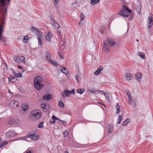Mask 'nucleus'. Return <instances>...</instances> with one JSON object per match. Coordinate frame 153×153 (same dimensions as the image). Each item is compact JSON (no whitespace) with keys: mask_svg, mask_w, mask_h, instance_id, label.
Wrapping results in <instances>:
<instances>
[{"mask_svg":"<svg viewBox=\"0 0 153 153\" xmlns=\"http://www.w3.org/2000/svg\"><path fill=\"white\" fill-rule=\"evenodd\" d=\"M131 104L134 105V106H135L136 105V103L134 101H131Z\"/></svg>","mask_w":153,"mask_h":153,"instance_id":"56","label":"nucleus"},{"mask_svg":"<svg viewBox=\"0 0 153 153\" xmlns=\"http://www.w3.org/2000/svg\"><path fill=\"white\" fill-rule=\"evenodd\" d=\"M137 55L143 59H144L145 58V54L144 53L138 52L137 53Z\"/></svg>","mask_w":153,"mask_h":153,"instance_id":"16","label":"nucleus"},{"mask_svg":"<svg viewBox=\"0 0 153 153\" xmlns=\"http://www.w3.org/2000/svg\"><path fill=\"white\" fill-rule=\"evenodd\" d=\"M26 153H31L30 151H28Z\"/></svg>","mask_w":153,"mask_h":153,"instance_id":"64","label":"nucleus"},{"mask_svg":"<svg viewBox=\"0 0 153 153\" xmlns=\"http://www.w3.org/2000/svg\"><path fill=\"white\" fill-rule=\"evenodd\" d=\"M152 17L151 16H149V22H152Z\"/></svg>","mask_w":153,"mask_h":153,"instance_id":"49","label":"nucleus"},{"mask_svg":"<svg viewBox=\"0 0 153 153\" xmlns=\"http://www.w3.org/2000/svg\"><path fill=\"white\" fill-rule=\"evenodd\" d=\"M37 35L39 36V37L41 38L43 37V34H42V32L39 30H37V32L36 33Z\"/></svg>","mask_w":153,"mask_h":153,"instance_id":"29","label":"nucleus"},{"mask_svg":"<svg viewBox=\"0 0 153 153\" xmlns=\"http://www.w3.org/2000/svg\"><path fill=\"white\" fill-rule=\"evenodd\" d=\"M84 91V90H82V88L78 89L77 90V92L80 94H82Z\"/></svg>","mask_w":153,"mask_h":153,"instance_id":"30","label":"nucleus"},{"mask_svg":"<svg viewBox=\"0 0 153 153\" xmlns=\"http://www.w3.org/2000/svg\"><path fill=\"white\" fill-rule=\"evenodd\" d=\"M85 17V16L83 13H82L80 15V19L81 20L79 24V25L80 26L81 25V24H80L81 23H83V20L84 18Z\"/></svg>","mask_w":153,"mask_h":153,"instance_id":"20","label":"nucleus"},{"mask_svg":"<svg viewBox=\"0 0 153 153\" xmlns=\"http://www.w3.org/2000/svg\"><path fill=\"white\" fill-rule=\"evenodd\" d=\"M152 22H149V28H150L152 26Z\"/></svg>","mask_w":153,"mask_h":153,"instance_id":"51","label":"nucleus"},{"mask_svg":"<svg viewBox=\"0 0 153 153\" xmlns=\"http://www.w3.org/2000/svg\"><path fill=\"white\" fill-rule=\"evenodd\" d=\"M107 42L111 46H113L116 43V41L113 38H108L107 39Z\"/></svg>","mask_w":153,"mask_h":153,"instance_id":"5","label":"nucleus"},{"mask_svg":"<svg viewBox=\"0 0 153 153\" xmlns=\"http://www.w3.org/2000/svg\"><path fill=\"white\" fill-rule=\"evenodd\" d=\"M7 143H8V142H6L5 143H3L2 144L0 145V148H1L3 146L7 145Z\"/></svg>","mask_w":153,"mask_h":153,"instance_id":"46","label":"nucleus"},{"mask_svg":"<svg viewBox=\"0 0 153 153\" xmlns=\"http://www.w3.org/2000/svg\"><path fill=\"white\" fill-rule=\"evenodd\" d=\"M77 1H76V0L72 4V5H73L74 4H76L77 3Z\"/></svg>","mask_w":153,"mask_h":153,"instance_id":"62","label":"nucleus"},{"mask_svg":"<svg viewBox=\"0 0 153 153\" xmlns=\"http://www.w3.org/2000/svg\"><path fill=\"white\" fill-rule=\"evenodd\" d=\"M14 73L15 76H16L17 78L22 77V75L21 73H18L17 74H16L15 72H14Z\"/></svg>","mask_w":153,"mask_h":153,"instance_id":"34","label":"nucleus"},{"mask_svg":"<svg viewBox=\"0 0 153 153\" xmlns=\"http://www.w3.org/2000/svg\"><path fill=\"white\" fill-rule=\"evenodd\" d=\"M130 121V120L129 119H127L125 121L123 122V125L124 126H126L127 125V124H128V123H129Z\"/></svg>","mask_w":153,"mask_h":153,"instance_id":"28","label":"nucleus"},{"mask_svg":"<svg viewBox=\"0 0 153 153\" xmlns=\"http://www.w3.org/2000/svg\"><path fill=\"white\" fill-rule=\"evenodd\" d=\"M108 44L106 42L104 43L103 44V48L106 52L108 53L109 51V49L108 47Z\"/></svg>","mask_w":153,"mask_h":153,"instance_id":"18","label":"nucleus"},{"mask_svg":"<svg viewBox=\"0 0 153 153\" xmlns=\"http://www.w3.org/2000/svg\"><path fill=\"white\" fill-rule=\"evenodd\" d=\"M7 7H5V9L3 10V14L4 15H6L7 14Z\"/></svg>","mask_w":153,"mask_h":153,"instance_id":"41","label":"nucleus"},{"mask_svg":"<svg viewBox=\"0 0 153 153\" xmlns=\"http://www.w3.org/2000/svg\"><path fill=\"white\" fill-rule=\"evenodd\" d=\"M75 90L74 89H73L71 91H69L70 95V94H74V93Z\"/></svg>","mask_w":153,"mask_h":153,"instance_id":"47","label":"nucleus"},{"mask_svg":"<svg viewBox=\"0 0 153 153\" xmlns=\"http://www.w3.org/2000/svg\"><path fill=\"white\" fill-rule=\"evenodd\" d=\"M52 36V33L51 32H48L45 37L46 39L49 42H50Z\"/></svg>","mask_w":153,"mask_h":153,"instance_id":"17","label":"nucleus"},{"mask_svg":"<svg viewBox=\"0 0 153 153\" xmlns=\"http://www.w3.org/2000/svg\"><path fill=\"white\" fill-rule=\"evenodd\" d=\"M55 120L54 121H50V124H53V123H55Z\"/></svg>","mask_w":153,"mask_h":153,"instance_id":"59","label":"nucleus"},{"mask_svg":"<svg viewBox=\"0 0 153 153\" xmlns=\"http://www.w3.org/2000/svg\"><path fill=\"white\" fill-rule=\"evenodd\" d=\"M131 13V10L127 7L124 5L123 9L121 10L118 13V14L124 17H127Z\"/></svg>","mask_w":153,"mask_h":153,"instance_id":"3","label":"nucleus"},{"mask_svg":"<svg viewBox=\"0 0 153 153\" xmlns=\"http://www.w3.org/2000/svg\"><path fill=\"white\" fill-rule=\"evenodd\" d=\"M28 106L27 104H23L22 105V109L24 111H26L28 110Z\"/></svg>","mask_w":153,"mask_h":153,"instance_id":"22","label":"nucleus"},{"mask_svg":"<svg viewBox=\"0 0 153 153\" xmlns=\"http://www.w3.org/2000/svg\"><path fill=\"white\" fill-rule=\"evenodd\" d=\"M41 108L45 112H46L47 111L48 109L49 108V106L48 104H41L40 105Z\"/></svg>","mask_w":153,"mask_h":153,"instance_id":"8","label":"nucleus"},{"mask_svg":"<svg viewBox=\"0 0 153 153\" xmlns=\"http://www.w3.org/2000/svg\"><path fill=\"white\" fill-rule=\"evenodd\" d=\"M18 68L20 69H22V67L21 66H19V65H18Z\"/></svg>","mask_w":153,"mask_h":153,"instance_id":"63","label":"nucleus"},{"mask_svg":"<svg viewBox=\"0 0 153 153\" xmlns=\"http://www.w3.org/2000/svg\"><path fill=\"white\" fill-rule=\"evenodd\" d=\"M7 4H9L10 0H7ZM6 4V0H0V5L2 7L4 6Z\"/></svg>","mask_w":153,"mask_h":153,"instance_id":"15","label":"nucleus"},{"mask_svg":"<svg viewBox=\"0 0 153 153\" xmlns=\"http://www.w3.org/2000/svg\"><path fill=\"white\" fill-rule=\"evenodd\" d=\"M53 26L54 28L55 29H57L60 26L59 24L55 22H53Z\"/></svg>","mask_w":153,"mask_h":153,"instance_id":"21","label":"nucleus"},{"mask_svg":"<svg viewBox=\"0 0 153 153\" xmlns=\"http://www.w3.org/2000/svg\"><path fill=\"white\" fill-rule=\"evenodd\" d=\"M136 9L137 12L140 13L141 9V5L140 4H138V5L136 7Z\"/></svg>","mask_w":153,"mask_h":153,"instance_id":"25","label":"nucleus"},{"mask_svg":"<svg viewBox=\"0 0 153 153\" xmlns=\"http://www.w3.org/2000/svg\"><path fill=\"white\" fill-rule=\"evenodd\" d=\"M129 98V100H132V97L131 96V95L130 96H128Z\"/></svg>","mask_w":153,"mask_h":153,"instance_id":"60","label":"nucleus"},{"mask_svg":"<svg viewBox=\"0 0 153 153\" xmlns=\"http://www.w3.org/2000/svg\"><path fill=\"white\" fill-rule=\"evenodd\" d=\"M99 1L100 0H91L90 3L91 4L94 5L99 3Z\"/></svg>","mask_w":153,"mask_h":153,"instance_id":"26","label":"nucleus"},{"mask_svg":"<svg viewBox=\"0 0 153 153\" xmlns=\"http://www.w3.org/2000/svg\"><path fill=\"white\" fill-rule=\"evenodd\" d=\"M14 121H13V120H10L9 121V124H12L13 123Z\"/></svg>","mask_w":153,"mask_h":153,"instance_id":"52","label":"nucleus"},{"mask_svg":"<svg viewBox=\"0 0 153 153\" xmlns=\"http://www.w3.org/2000/svg\"><path fill=\"white\" fill-rule=\"evenodd\" d=\"M45 55L47 59V60L48 62L51 60V55L48 51H45Z\"/></svg>","mask_w":153,"mask_h":153,"instance_id":"14","label":"nucleus"},{"mask_svg":"<svg viewBox=\"0 0 153 153\" xmlns=\"http://www.w3.org/2000/svg\"><path fill=\"white\" fill-rule=\"evenodd\" d=\"M52 120H53V121L55 120V121L57 119L59 120V119H58L55 116H53L52 117Z\"/></svg>","mask_w":153,"mask_h":153,"instance_id":"45","label":"nucleus"},{"mask_svg":"<svg viewBox=\"0 0 153 153\" xmlns=\"http://www.w3.org/2000/svg\"><path fill=\"white\" fill-rule=\"evenodd\" d=\"M39 44L40 45H41L42 44V42L41 39V38H39V37H38L37 38Z\"/></svg>","mask_w":153,"mask_h":153,"instance_id":"38","label":"nucleus"},{"mask_svg":"<svg viewBox=\"0 0 153 153\" xmlns=\"http://www.w3.org/2000/svg\"><path fill=\"white\" fill-rule=\"evenodd\" d=\"M122 115H119V116L118 117V121L117 122V124H119L120 123V122H121V121L123 119V118H122Z\"/></svg>","mask_w":153,"mask_h":153,"instance_id":"32","label":"nucleus"},{"mask_svg":"<svg viewBox=\"0 0 153 153\" xmlns=\"http://www.w3.org/2000/svg\"><path fill=\"white\" fill-rule=\"evenodd\" d=\"M10 104H13V108H16L19 106V103L18 101L14 100H12L10 102Z\"/></svg>","mask_w":153,"mask_h":153,"instance_id":"10","label":"nucleus"},{"mask_svg":"<svg viewBox=\"0 0 153 153\" xmlns=\"http://www.w3.org/2000/svg\"><path fill=\"white\" fill-rule=\"evenodd\" d=\"M62 95L63 97H69L70 96L69 91L68 89L64 90L62 93Z\"/></svg>","mask_w":153,"mask_h":153,"instance_id":"6","label":"nucleus"},{"mask_svg":"<svg viewBox=\"0 0 153 153\" xmlns=\"http://www.w3.org/2000/svg\"><path fill=\"white\" fill-rule=\"evenodd\" d=\"M50 20L51 21L52 24L55 22L54 19L51 16L50 17Z\"/></svg>","mask_w":153,"mask_h":153,"instance_id":"44","label":"nucleus"},{"mask_svg":"<svg viewBox=\"0 0 153 153\" xmlns=\"http://www.w3.org/2000/svg\"><path fill=\"white\" fill-rule=\"evenodd\" d=\"M135 78L137 80L140 82L142 80V75L141 73H137L135 74Z\"/></svg>","mask_w":153,"mask_h":153,"instance_id":"11","label":"nucleus"},{"mask_svg":"<svg viewBox=\"0 0 153 153\" xmlns=\"http://www.w3.org/2000/svg\"><path fill=\"white\" fill-rule=\"evenodd\" d=\"M88 90L89 91H91L92 92H94L95 91V89H94L93 88H88Z\"/></svg>","mask_w":153,"mask_h":153,"instance_id":"42","label":"nucleus"},{"mask_svg":"<svg viewBox=\"0 0 153 153\" xmlns=\"http://www.w3.org/2000/svg\"><path fill=\"white\" fill-rule=\"evenodd\" d=\"M103 70V68L102 66L99 67L97 70L94 72V74L96 75H98L100 73L101 71Z\"/></svg>","mask_w":153,"mask_h":153,"instance_id":"12","label":"nucleus"},{"mask_svg":"<svg viewBox=\"0 0 153 153\" xmlns=\"http://www.w3.org/2000/svg\"><path fill=\"white\" fill-rule=\"evenodd\" d=\"M116 108L117 111V113L118 114V113H119L120 112V107L117 103V104H116Z\"/></svg>","mask_w":153,"mask_h":153,"instance_id":"33","label":"nucleus"},{"mask_svg":"<svg viewBox=\"0 0 153 153\" xmlns=\"http://www.w3.org/2000/svg\"><path fill=\"white\" fill-rule=\"evenodd\" d=\"M44 123V122H42L41 123L38 125V127L39 128H42L43 127V124Z\"/></svg>","mask_w":153,"mask_h":153,"instance_id":"39","label":"nucleus"},{"mask_svg":"<svg viewBox=\"0 0 153 153\" xmlns=\"http://www.w3.org/2000/svg\"><path fill=\"white\" fill-rule=\"evenodd\" d=\"M6 135L7 137H13L15 135V133L12 130L8 131L6 133Z\"/></svg>","mask_w":153,"mask_h":153,"instance_id":"9","label":"nucleus"},{"mask_svg":"<svg viewBox=\"0 0 153 153\" xmlns=\"http://www.w3.org/2000/svg\"><path fill=\"white\" fill-rule=\"evenodd\" d=\"M103 94L104 95L105 97H106L107 100L108 101L109 100V95L107 93H106L103 92Z\"/></svg>","mask_w":153,"mask_h":153,"instance_id":"36","label":"nucleus"},{"mask_svg":"<svg viewBox=\"0 0 153 153\" xmlns=\"http://www.w3.org/2000/svg\"><path fill=\"white\" fill-rule=\"evenodd\" d=\"M43 81V78L41 76H37L35 78L34 80V85L37 90L39 91L43 88L44 85L41 84Z\"/></svg>","mask_w":153,"mask_h":153,"instance_id":"2","label":"nucleus"},{"mask_svg":"<svg viewBox=\"0 0 153 153\" xmlns=\"http://www.w3.org/2000/svg\"><path fill=\"white\" fill-rule=\"evenodd\" d=\"M57 35L59 36V37L60 39H61V33H60V32H58L57 33Z\"/></svg>","mask_w":153,"mask_h":153,"instance_id":"55","label":"nucleus"},{"mask_svg":"<svg viewBox=\"0 0 153 153\" xmlns=\"http://www.w3.org/2000/svg\"><path fill=\"white\" fill-rule=\"evenodd\" d=\"M28 138V137H21L20 138V139H19V140H25V139H26Z\"/></svg>","mask_w":153,"mask_h":153,"instance_id":"48","label":"nucleus"},{"mask_svg":"<svg viewBox=\"0 0 153 153\" xmlns=\"http://www.w3.org/2000/svg\"><path fill=\"white\" fill-rule=\"evenodd\" d=\"M51 94H46L44 95L42 97V99L45 100H49L51 99Z\"/></svg>","mask_w":153,"mask_h":153,"instance_id":"13","label":"nucleus"},{"mask_svg":"<svg viewBox=\"0 0 153 153\" xmlns=\"http://www.w3.org/2000/svg\"><path fill=\"white\" fill-rule=\"evenodd\" d=\"M125 77V79L126 80H129L131 79V76L129 74H126Z\"/></svg>","mask_w":153,"mask_h":153,"instance_id":"23","label":"nucleus"},{"mask_svg":"<svg viewBox=\"0 0 153 153\" xmlns=\"http://www.w3.org/2000/svg\"><path fill=\"white\" fill-rule=\"evenodd\" d=\"M113 130V128L112 126H110L108 129V132L110 133Z\"/></svg>","mask_w":153,"mask_h":153,"instance_id":"31","label":"nucleus"},{"mask_svg":"<svg viewBox=\"0 0 153 153\" xmlns=\"http://www.w3.org/2000/svg\"><path fill=\"white\" fill-rule=\"evenodd\" d=\"M16 80V79L15 77H10L9 78V81L10 82L13 83L15 82Z\"/></svg>","mask_w":153,"mask_h":153,"instance_id":"24","label":"nucleus"},{"mask_svg":"<svg viewBox=\"0 0 153 153\" xmlns=\"http://www.w3.org/2000/svg\"><path fill=\"white\" fill-rule=\"evenodd\" d=\"M55 2V3L54 4V5L56 6L57 3L59 1V0H53Z\"/></svg>","mask_w":153,"mask_h":153,"instance_id":"50","label":"nucleus"},{"mask_svg":"<svg viewBox=\"0 0 153 153\" xmlns=\"http://www.w3.org/2000/svg\"><path fill=\"white\" fill-rule=\"evenodd\" d=\"M28 37L27 36H24L23 38V41L25 43H26L27 42V39L28 38Z\"/></svg>","mask_w":153,"mask_h":153,"instance_id":"40","label":"nucleus"},{"mask_svg":"<svg viewBox=\"0 0 153 153\" xmlns=\"http://www.w3.org/2000/svg\"><path fill=\"white\" fill-rule=\"evenodd\" d=\"M32 29H33V30L34 31H36H36L37 32V30H37V29L36 28H35V27H33Z\"/></svg>","mask_w":153,"mask_h":153,"instance_id":"54","label":"nucleus"},{"mask_svg":"<svg viewBox=\"0 0 153 153\" xmlns=\"http://www.w3.org/2000/svg\"><path fill=\"white\" fill-rule=\"evenodd\" d=\"M59 120L62 122V123L63 124H65L66 123V122L65 121L61 120L59 119Z\"/></svg>","mask_w":153,"mask_h":153,"instance_id":"53","label":"nucleus"},{"mask_svg":"<svg viewBox=\"0 0 153 153\" xmlns=\"http://www.w3.org/2000/svg\"><path fill=\"white\" fill-rule=\"evenodd\" d=\"M26 137L30 138L33 140H36L39 139V136L38 134H33L27 136H26Z\"/></svg>","mask_w":153,"mask_h":153,"instance_id":"7","label":"nucleus"},{"mask_svg":"<svg viewBox=\"0 0 153 153\" xmlns=\"http://www.w3.org/2000/svg\"><path fill=\"white\" fill-rule=\"evenodd\" d=\"M68 134V131L67 130H65L63 133V136L65 137L67 136Z\"/></svg>","mask_w":153,"mask_h":153,"instance_id":"37","label":"nucleus"},{"mask_svg":"<svg viewBox=\"0 0 153 153\" xmlns=\"http://www.w3.org/2000/svg\"><path fill=\"white\" fill-rule=\"evenodd\" d=\"M49 62H50L51 63V64H53V65H55L56 66H57V63L56 61H53L52 60H51Z\"/></svg>","mask_w":153,"mask_h":153,"instance_id":"35","label":"nucleus"},{"mask_svg":"<svg viewBox=\"0 0 153 153\" xmlns=\"http://www.w3.org/2000/svg\"><path fill=\"white\" fill-rule=\"evenodd\" d=\"M100 94H102V93H103L104 92L103 91H101L100 90H98L97 91Z\"/></svg>","mask_w":153,"mask_h":153,"instance_id":"57","label":"nucleus"},{"mask_svg":"<svg viewBox=\"0 0 153 153\" xmlns=\"http://www.w3.org/2000/svg\"><path fill=\"white\" fill-rule=\"evenodd\" d=\"M80 76L79 74H77L75 76L77 82H79L78 78Z\"/></svg>","mask_w":153,"mask_h":153,"instance_id":"43","label":"nucleus"},{"mask_svg":"<svg viewBox=\"0 0 153 153\" xmlns=\"http://www.w3.org/2000/svg\"><path fill=\"white\" fill-rule=\"evenodd\" d=\"M60 71L64 74H67L68 73V69L64 67H62L61 68Z\"/></svg>","mask_w":153,"mask_h":153,"instance_id":"19","label":"nucleus"},{"mask_svg":"<svg viewBox=\"0 0 153 153\" xmlns=\"http://www.w3.org/2000/svg\"><path fill=\"white\" fill-rule=\"evenodd\" d=\"M58 105L61 108H63L64 107V105L63 102L61 101H59L58 102Z\"/></svg>","mask_w":153,"mask_h":153,"instance_id":"27","label":"nucleus"},{"mask_svg":"<svg viewBox=\"0 0 153 153\" xmlns=\"http://www.w3.org/2000/svg\"><path fill=\"white\" fill-rule=\"evenodd\" d=\"M127 95L128 96L131 95V93L129 91H128L127 92Z\"/></svg>","mask_w":153,"mask_h":153,"instance_id":"58","label":"nucleus"},{"mask_svg":"<svg viewBox=\"0 0 153 153\" xmlns=\"http://www.w3.org/2000/svg\"><path fill=\"white\" fill-rule=\"evenodd\" d=\"M13 59L14 61L18 64L25 62V58L23 56L20 57L18 56H15L14 57Z\"/></svg>","mask_w":153,"mask_h":153,"instance_id":"4","label":"nucleus"},{"mask_svg":"<svg viewBox=\"0 0 153 153\" xmlns=\"http://www.w3.org/2000/svg\"><path fill=\"white\" fill-rule=\"evenodd\" d=\"M128 100V104H131V100Z\"/></svg>","mask_w":153,"mask_h":153,"instance_id":"61","label":"nucleus"},{"mask_svg":"<svg viewBox=\"0 0 153 153\" xmlns=\"http://www.w3.org/2000/svg\"><path fill=\"white\" fill-rule=\"evenodd\" d=\"M42 115V113L40 111L36 109L30 112L29 115V118L31 120L36 121L39 119Z\"/></svg>","mask_w":153,"mask_h":153,"instance_id":"1","label":"nucleus"}]
</instances>
